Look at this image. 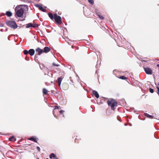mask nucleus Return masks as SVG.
Wrapping results in <instances>:
<instances>
[{
  "label": "nucleus",
  "instance_id": "nucleus-1",
  "mask_svg": "<svg viewBox=\"0 0 159 159\" xmlns=\"http://www.w3.org/2000/svg\"><path fill=\"white\" fill-rule=\"evenodd\" d=\"M16 15L18 17H21L24 13V10L21 7V6H17L15 8Z\"/></svg>",
  "mask_w": 159,
  "mask_h": 159
},
{
  "label": "nucleus",
  "instance_id": "nucleus-2",
  "mask_svg": "<svg viewBox=\"0 0 159 159\" xmlns=\"http://www.w3.org/2000/svg\"><path fill=\"white\" fill-rule=\"evenodd\" d=\"M107 103L109 106L111 107V108L113 111H115L116 107L117 105V102L116 100L113 99H110L107 101Z\"/></svg>",
  "mask_w": 159,
  "mask_h": 159
},
{
  "label": "nucleus",
  "instance_id": "nucleus-3",
  "mask_svg": "<svg viewBox=\"0 0 159 159\" xmlns=\"http://www.w3.org/2000/svg\"><path fill=\"white\" fill-rule=\"evenodd\" d=\"M6 24L9 27L13 29H16L18 27L15 21H6Z\"/></svg>",
  "mask_w": 159,
  "mask_h": 159
},
{
  "label": "nucleus",
  "instance_id": "nucleus-4",
  "mask_svg": "<svg viewBox=\"0 0 159 159\" xmlns=\"http://www.w3.org/2000/svg\"><path fill=\"white\" fill-rule=\"evenodd\" d=\"M54 18L56 23L59 25L62 23L61 18V17L57 15V14H54Z\"/></svg>",
  "mask_w": 159,
  "mask_h": 159
},
{
  "label": "nucleus",
  "instance_id": "nucleus-5",
  "mask_svg": "<svg viewBox=\"0 0 159 159\" xmlns=\"http://www.w3.org/2000/svg\"><path fill=\"white\" fill-rule=\"evenodd\" d=\"M144 70L146 73L147 74L152 75V70L150 68L147 67L144 68Z\"/></svg>",
  "mask_w": 159,
  "mask_h": 159
},
{
  "label": "nucleus",
  "instance_id": "nucleus-6",
  "mask_svg": "<svg viewBox=\"0 0 159 159\" xmlns=\"http://www.w3.org/2000/svg\"><path fill=\"white\" fill-rule=\"evenodd\" d=\"M69 85L68 84L66 83H63L62 85V88L63 90H66L68 89Z\"/></svg>",
  "mask_w": 159,
  "mask_h": 159
},
{
  "label": "nucleus",
  "instance_id": "nucleus-7",
  "mask_svg": "<svg viewBox=\"0 0 159 159\" xmlns=\"http://www.w3.org/2000/svg\"><path fill=\"white\" fill-rule=\"evenodd\" d=\"M36 52L37 53V54L40 55L43 52V50L39 48H37L36 49Z\"/></svg>",
  "mask_w": 159,
  "mask_h": 159
},
{
  "label": "nucleus",
  "instance_id": "nucleus-8",
  "mask_svg": "<svg viewBox=\"0 0 159 159\" xmlns=\"http://www.w3.org/2000/svg\"><path fill=\"white\" fill-rule=\"evenodd\" d=\"M59 66V65L56 64L54 63H53L52 64V65L51 66H50L49 67L50 70H55V68H54V66Z\"/></svg>",
  "mask_w": 159,
  "mask_h": 159
},
{
  "label": "nucleus",
  "instance_id": "nucleus-9",
  "mask_svg": "<svg viewBox=\"0 0 159 159\" xmlns=\"http://www.w3.org/2000/svg\"><path fill=\"white\" fill-rule=\"evenodd\" d=\"M50 50L51 49L50 48L48 47H46L44 48L43 52L47 53L49 52Z\"/></svg>",
  "mask_w": 159,
  "mask_h": 159
},
{
  "label": "nucleus",
  "instance_id": "nucleus-10",
  "mask_svg": "<svg viewBox=\"0 0 159 159\" xmlns=\"http://www.w3.org/2000/svg\"><path fill=\"white\" fill-rule=\"evenodd\" d=\"M35 6L37 7H38L39 9L41 10L43 12H45L46 11V10L43 7L41 6L38 5V4H36Z\"/></svg>",
  "mask_w": 159,
  "mask_h": 159
},
{
  "label": "nucleus",
  "instance_id": "nucleus-11",
  "mask_svg": "<svg viewBox=\"0 0 159 159\" xmlns=\"http://www.w3.org/2000/svg\"><path fill=\"white\" fill-rule=\"evenodd\" d=\"M92 93L93 95L94 96L97 98H99V94L97 91L95 90H93L92 91Z\"/></svg>",
  "mask_w": 159,
  "mask_h": 159
},
{
  "label": "nucleus",
  "instance_id": "nucleus-12",
  "mask_svg": "<svg viewBox=\"0 0 159 159\" xmlns=\"http://www.w3.org/2000/svg\"><path fill=\"white\" fill-rule=\"evenodd\" d=\"M29 52V54L31 56L34 55L35 53L34 50L32 49H30Z\"/></svg>",
  "mask_w": 159,
  "mask_h": 159
},
{
  "label": "nucleus",
  "instance_id": "nucleus-13",
  "mask_svg": "<svg viewBox=\"0 0 159 159\" xmlns=\"http://www.w3.org/2000/svg\"><path fill=\"white\" fill-rule=\"evenodd\" d=\"M49 158L52 159L53 158V159H57L58 158L55 156L54 154L53 153H51L49 156Z\"/></svg>",
  "mask_w": 159,
  "mask_h": 159
},
{
  "label": "nucleus",
  "instance_id": "nucleus-14",
  "mask_svg": "<svg viewBox=\"0 0 159 159\" xmlns=\"http://www.w3.org/2000/svg\"><path fill=\"white\" fill-rule=\"evenodd\" d=\"M62 80V78L61 77H59L58 78V83L59 86H60Z\"/></svg>",
  "mask_w": 159,
  "mask_h": 159
},
{
  "label": "nucleus",
  "instance_id": "nucleus-15",
  "mask_svg": "<svg viewBox=\"0 0 159 159\" xmlns=\"http://www.w3.org/2000/svg\"><path fill=\"white\" fill-rule=\"evenodd\" d=\"M29 140H32L34 141V142L36 143H37V139L35 138H34V137H32L30 138L29 139Z\"/></svg>",
  "mask_w": 159,
  "mask_h": 159
},
{
  "label": "nucleus",
  "instance_id": "nucleus-16",
  "mask_svg": "<svg viewBox=\"0 0 159 159\" xmlns=\"http://www.w3.org/2000/svg\"><path fill=\"white\" fill-rule=\"evenodd\" d=\"M48 91L45 88H44L43 89V93L44 94H48Z\"/></svg>",
  "mask_w": 159,
  "mask_h": 159
},
{
  "label": "nucleus",
  "instance_id": "nucleus-17",
  "mask_svg": "<svg viewBox=\"0 0 159 159\" xmlns=\"http://www.w3.org/2000/svg\"><path fill=\"white\" fill-rule=\"evenodd\" d=\"M55 108L54 109H53V114L54 116V117H56V118H57V116L55 114V113H54V110H55V109H58L59 108V107L58 106H55Z\"/></svg>",
  "mask_w": 159,
  "mask_h": 159
},
{
  "label": "nucleus",
  "instance_id": "nucleus-18",
  "mask_svg": "<svg viewBox=\"0 0 159 159\" xmlns=\"http://www.w3.org/2000/svg\"><path fill=\"white\" fill-rule=\"evenodd\" d=\"M6 15L8 17H10L12 15V13L10 11H7L6 12Z\"/></svg>",
  "mask_w": 159,
  "mask_h": 159
},
{
  "label": "nucleus",
  "instance_id": "nucleus-19",
  "mask_svg": "<svg viewBox=\"0 0 159 159\" xmlns=\"http://www.w3.org/2000/svg\"><path fill=\"white\" fill-rule=\"evenodd\" d=\"M97 16L99 17V18L101 20H103L104 19V17L103 16L101 15L99 12L97 13Z\"/></svg>",
  "mask_w": 159,
  "mask_h": 159
},
{
  "label": "nucleus",
  "instance_id": "nucleus-20",
  "mask_svg": "<svg viewBox=\"0 0 159 159\" xmlns=\"http://www.w3.org/2000/svg\"><path fill=\"white\" fill-rule=\"evenodd\" d=\"M9 140L11 141H16V139L14 138V136H11L9 138Z\"/></svg>",
  "mask_w": 159,
  "mask_h": 159
},
{
  "label": "nucleus",
  "instance_id": "nucleus-21",
  "mask_svg": "<svg viewBox=\"0 0 159 159\" xmlns=\"http://www.w3.org/2000/svg\"><path fill=\"white\" fill-rule=\"evenodd\" d=\"M119 79H121L122 80H127L128 78L126 77L125 76H120L118 77Z\"/></svg>",
  "mask_w": 159,
  "mask_h": 159
},
{
  "label": "nucleus",
  "instance_id": "nucleus-22",
  "mask_svg": "<svg viewBox=\"0 0 159 159\" xmlns=\"http://www.w3.org/2000/svg\"><path fill=\"white\" fill-rule=\"evenodd\" d=\"M144 115L150 118H153V116H151L148 114V113H145Z\"/></svg>",
  "mask_w": 159,
  "mask_h": 159
},
{
  "label": "nucleus",
  "instance_id": "nucleus-23",
  "mask_svg": "<svg viewBox=\"0 0 159 159\" xmlns=\"http://www.w3.org/2000/svg\"><path fill=\"white\" fill-rule=\"evenodd\" d=\"M48 16L49 17L52 19H53L54 18V16L51 13H50L48 14Z\"/></svg>",
  "mask_w": 159,
  "mask_h": 159
},
{
  "label": "nucleus",
  "instance_id": "nucleus-24",
  "mask_svg": "<svg viewBox=\"0 0 159 159\" xmlns=\"http://www.w3.org/2000/svg\"><path fill=\"white\" fill-rule=\"evenodd\" d=\"M26 27L27 28H29L30 27H32V24L30 23L29 24H27Z\"/></svg>",
  "mask_w": 159,
  "mask_h": 159
},
{
  "label": "nucleus",
  "instance_id": "nucleus-25",
  "mask_svg": "<svg viewBox=\"0 0 159 159\" xmlns=\"http://www.w3.org/2000/svg\"><path fill=\"white\" fill-rule=\"evenodd\" d=\"M89 2L91 4H93L94 3L93 0H88Z\"/></svg>",
  "mask_w": 159,
  "mask_h": 159
},
{
  "label": "nucleus",
  "instance_id": "nucleus-26",
  "mask_svg": "<svg viewBox=\"0 0 159 159\" xmlns=\"http://www.w3.org/2000/svg\"><path fill=\"white\" fill-rule=\"evenodd\" d=\"M38 27V25L36 24H32V27L36 28Z\"/></svg>",
  "mask_w": 159,
  "mask_h": 159
},
{
  "label": "nucleus",
  "instance_id": "nucleus-27",
  "mask_svg": "<svg viewBox=\"0 0 159 159\" xmlns=\"http://www.w3.org/2000/svg\"><path fill=\"white\" fill-rule=\"evenodd\" d=\"M25 55H27L29 54V51L27 50H24L23 51Z\"/></svg>",
  "mask_w": 159,
  "mask_h": 159
},
{
  "label": "nucleus",
  "instance_id": "nucleus-28",
  "mask_svg": "<svg viewBox=\"0 0 159 159\" xmlns=\"http://www.w3.org/2000/svg\"><path fill=\"white\" fill-rule=\"evenodd\" d=\"M80 142L79 141V139L77 138H76L75 139V143H79Z\"/></svg>",
  "mask_w": 159,
  "mask_h": 159
},
{
  "label": "nucleus",
  "instance_id": "nucleus-29",
  "mask_svg": "<svg viewBox=\"0 0 159 159\" xmlns=\"http://www.w3.org/2000/svg\"><path fill=\"white\" fill-rule=\"evenodd\" d=\"M149 90L150 93H152L153 92V89L152 88H149Z\"/></svg>",
  "mask_w": 159,
  "mask_h": 159
},
{
  "label": "nucleus",
  "instance_id": "nucleus-30",
  "mask_svg": "<svg viewBox=\"0 0 159 159\" xmlns=\"http://www.w3.org/2000/svg\"><path fill=\"white\" fill-rule=\"evenodd\" d=\"M64 112V111L63 110H61L59 111V113L60 114L62 115Z\"/></svg>",
  "mask_w": 159,
  "mask_h": 159
},
{
  "label": "nucleus",
  "instance_id": "nucleus-31",
  "mask_svg": "<svg viewBox=\"0 0 159 159\" xmlns=\"http://www.w3.org/2000/svg\"><path fill=\"white\" fill-rule=\"evenodd\" d=\"M36 149L38 150V151L39 152H40V148L39 147H38V146L37 147H36Z\"/></svg>",
  "mask_w": 159,
  "mask_h": 159
},
{
  "label": "nucleus",
  "instance_id": "nucleus-32",
  "mask_svg": "<svg viewBox=\"0 0 159 159\" xmlns=\"http://www.w3.org/2000/svg\"><path fill=\"white\" fill-rule=\"evenodd\" d=\"M157 93L158 94V95H159V87H157Z\"/></svg>",
  "mask_w": 159,
  "mask_h": 159
},
{
  "label": "nucleus",
  "instance_id": "nucleus-33",
  "mask_svg": "<svg viewBox=\"0 0 159 159\" xmlns=\"http://www.w3.org/2000/svg\"><path fill=\"white\" fill-rule=\"evenodd\" d=\"M54 68H55V70H60V69L59 68H56L55 66L54 67Z\"/></svg>",
  "mask_w": 159,
  "mask_h": 159
},
{
  "label": "nucleus",
  "instance_id": "nucleus-34",
  "mask_svg": "<svg viewBox=\"0 0 159 159\" xmlns=\"http://www.w3.org/2000/svg\"><path fill=\"white\" fill-rule=\"evenodd\" d=\"M157 66L158 67H159V64H157Z\"/></svg>",
  "mask_w": 159,
  "mask_h": 159
}]
</instances>
